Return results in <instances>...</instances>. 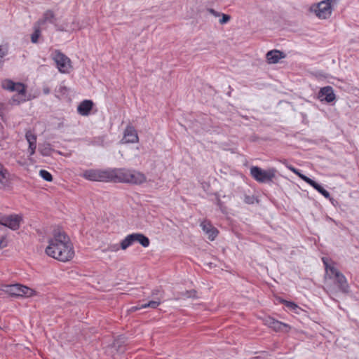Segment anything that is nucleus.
<instances>
[{
  "label": "nucleus",
  "instance_id": "f257e3e1",
  "mask_svg": "<svg viewBox=\"0 0 359 359\" xmlns=\"http://www.w3.org/2000/svg\"><path fill=\"white\" fill-rule=\"evenodd\" d=\"M45 252L48 256L62 262H69L74 257V250L70 238L65 231L59 229L53 230Z\"/></svg>",
  "mask_w": 359,
  "mask_h": 359
},
{
  "label": "nucleus",
  "instance_id": "f03ea898",
  "mask_svg": "<svg viewBox=\"0 0 359 359\" xmlns=\"http://www.w3.org/2000/svg\"><path fill=\"white\" fill-rule=\"evenodd\" d=\"M2 87L9 91H15L18 95L13 97V102L19 104L25 100L26 88L25 86L20 82L15 83L11 80H5L2 82Z\"/></svg>",
  "mask_w": 359,
  "mask_h": 359
},
{
  "label": "nucleus",
  "instance_id": "7ed1b4c3",
  "mask_svg": "<svg viewBox=\"0 0 359 359\" xmlns=\"http://www.w3.org/2000/svg\"><path fill=\"white\" fill-rule=\"evenodd\" d=\"M0 290L4 291L11 296L16 297H29L33 296L35 293L32 289L20 284L1 285Z\"/></svg>",
  "mask_w": 359,
  "mask_h": 359
},
{
  "label": "nucleus",
  "instance_id": "20e7f679",
  "mask_svg": "<svg viewBox=\"0 0 359 359\" xmlns=\"http://www.w3.org/2000/svg\"><path fill=\"white\" fill-rule=\"evenodd\" d=\"M276 169L272 168L267 170H262L259 167L252 166L250 168V175L258 182L268 183L273 181L276 177Z\"/></svg>",
  "mask_w": 359,
  "mask_h": 359
},
{
  "label": "nucleus",
  "instance_id": "39448f33",
  "mask_svg": "<svg viewBox=\"0 0 359 359\" xmlns=\"http://www.w3.org/2000/svg\"><path fill=\"white\" fill-rule=\"evenodd\" d=\"M135 242L139 243L144 248H147L150 244L149 239L144 234L140 233H134L128 235L121 242V248L123 250L132 245Z\"/></svg>",
  "mask_w": 359,
  "mask_h": 359
},
{
  "label": "nucleus",
  "instance_id": "423d86ee",
  "mask_svg": "<svg viewBox=\"0 0 359 359\" xmlns=\"http://www.w3.org/2000/svg\"><path fill=\"white\" fill-rule=\"evenodd\" d=\"M333 0H324L311 6L310 10L314 12L317 17L320 19L328 18L332 13L331 3Z\"/></svg>",
  "mask_w": 359,
  "mask_h": 359
},
{
  "label": "nucleus",
  "instance_id": "0eeeda50",
  "mask_svg": "<svg viewBox=\"0 0 359 359\" xmlns=\"http://www.w3.org/2000/svg\"><path fill=\"white\" fill-rule=\"evenodd\" d=\"M81 176L90 181L109 182V169L86 170Z\"/></svg>",
  "mask_w": 359,
  "mask_h": 359
},
{
  "label": "nucleus",
  "instance_id": "6e6552de",
  "mask_svg": "<svg viewBox=\"0 0 359 359\" xmlns=\"http://www.w3.org/2000/svg\"><path fill=\"white\" fill-rule=\"evenodd\" d=\"M130 170L126 168H109V182L128 184Z\"/></svg>",
  "mask_w": 359,
  "mask_h": 359
},
{
  "label": "nucleus",
  "instance_id": "1a4fd4ad",
  "mask_svg": "<svg viewBox=\"0 0 359 359\" xmlns=\"http://www.w3.org/2000/svg\"><path fill=\"white\" fill-rule=\"evenodd\" d=\"M53 60L55 62L59 71L61 73H69L72 68L71 60L59 50H55L53 55Z\"/></svg>",
  "mask_w": 359,
  "mask_h": 359
},
{
  "label": "nucleus",
  "instance_id": "9d476101",
  "mask_svg": "<svg viewBox=\"0 0 359 359\" xmlns=\"http://www.w3.org/2000/svg\"><path fill=\"white\" fill-rule=\"evenodd\" d=\"M22 217L18 215H11L0 217V224L10 228L12 230H17L20 228Z\"/></svg>",
  "mask_w": 359,
  "mask_h": 359
},
{
  "label": "nucleus",
  "instance_id": "9b49d317",
  "mask_svg": "<svg viewBox=\"0 0 359 359\" xmlns=\"http://www.w3.org/2000/svg\"><path fill=\"white\" fill-rule=\"evenodd\" d=\"M334 283L337 286V290L332 285H327V292L334 294L339 291L346 294L348 293L349 285L345 276L334 280Z\"/></svg>",
  "mask_w": 359,
  "mask_h": 359
},
{
  "label": "nucleus",
  "instance_id": "f8f14e48",
  "mask_svg": "<svg viewBox=\"0 0 359 359\" xmlns=\"http://www.w3.org/2000/svg\"><path fill=\"white\" fill-rule=\"evenodd\" d=\"M264 325L273 329L276 332H287L290 330V327L285 323L278 321L270 316L265 318L264 320Z\"/></svg>",
  "mask_w": 359,
  "mask_h": 359
},
{
  "label": "nucleus",
  "instance_id": "ddd939ff",
  "mask_svg": "<svg viewBox=\"0 0 359 359\" xmlns=\"http://www.w3.org/2000/svg\"><path fill=\"white\" fill-rule=\"evenodd\" d=\"M322 261L325 265V278H328L329 279L334 280L344 276V275L341 273L337 268L328 264L327 259L326 257H323Z\"/></svg>",
  "mask_w": 359,
  "mask_h": 359
},
{
  "label": "nucleus",
  "instance_id": "4468645a",
  "mask_svg": "<svg viewBox=\"0 0 359 359\" xmlns=\"http://www.w3.org/2000/svg\"><path fill=\"white\" fill-rule=\"evenodd\" d=\"M147 181L146 175L138 170L130 169L129 174L128 183L130 184L140 185Z\"/></svg>",
  "mask_w": 359,
  "mask_h": 359
},
{
  "label": "nucleus",
  "instance_id": "2eb2a0df",
  "mask_svg": "<svg viewBox=\"0 0 359 359\" xmlns=\"http://www.w3.org/2000/svg\"><path fill=\"white\" fill-rule=\"evenodd\" d=\"M318 97L320 101H325L326 102H332L336 99L333 88L330 86L321 88L319 90Z\"/></svg>",
  "mask_w": 359,
  "mask_h": 359
},
{
  "label": "nucleus",
  "instance_id": "dca6fc26",
  "mask_svg": "<svg viewBox=\"0 0 359 359\" xmlns=\"http://www.w3.org/2000/svg\"><path fill=\"white\" fill-rule=\"evenodd\" d=\"M138 135L136 130L131 126H128L124 131L123 141L126 143H135L138 142Z\"/></svg>",
  "mask_w": 359,
  "mask_h": 359
},
{
  "label": "nucleus",
  "instance_id": "f3484780",
  "mask_svg": "<svg viewBox=\"0 0 359 359\" xmlns=\"http://www.w3.org/2000/svg\"><path fill=\"white\" fill-rule=\"evenodd\" d=\"M201 226L203 231L208 235L210 241H214L218 234L217 229L214 227L210 222L204 220L201 223Z\"/></svg>",
  "mask_w": 359,
  "mask_h": 359
},
{
  "label": "nucleus",
  "instance_id": "a211bd4d",
  "mask_svg": "<svg viewBox=\"0 0 359 359\" xmlns=\"http://www.w3.org/2000/svg\"><path fill=\"white\" fill-rule=\"evenodd\" d=\"M11 183L10 174L6 168L0 163V189H6Z\"/></svg>",
  "mask_w": 359,
  "mask_h": 359
},
{
  "label": "nucleus",
  "instance_id": "6ab92c4d",
  "mask_svg": "<svg viewBox=\"0 0 359 359\" xmlns=\"http://www.w3.org/2000/svg\"><path fill=\"white\" fill-rule=\"evenodd\" d=\"M285 57V55L284 53L278 50H270L266 55L267 62L269 64L278 63L280 59L284 58Z\"/></svg>",
  "mask_w": 359,
  "mask_h": 359
},
{
  "label": "nucleus",
  "instance_id": "aec40b11",
  "mask_svg": "<svg viewBox=\"0 0 359 359\" xmlns=\"http://www.w3.org/2000/svg\"><path fill=\"white\" fill-rule=\"evenodd\" d=\"M93 107V102L90 100L82 101L77 107L78 113L81 116H88Z\"/></svg>",
  "mask_w": 359,
  "mask_h": 359
},
{
  "label": "nucleus",
  "instance_id": "412c9836",
  "mask_svg": "<svg viewBox=\"0 0 359 359\" xmlns=\"http://www.w3.org/2000/svg\"><path fill=\"white\" fill-rule=\"evenodd\" d=\"M25 138L29 143V154L33 155L36 148V135L31 130H27L25 133Z\"/></svg>",
  "mask_w": 359,
  "mask_h": 359
},
{
  "label": "nucleus",
  "instance_id": "4be33fe9",
  "mask_svg": "<svg viewBox=\"0 0 359 359\" xmlns=\"http://www.w3.org/2000/svg\"><path fill=\"white\" fill-rule=\"evenodd\" d=\"M56 20L54 12L52 10H47L44 12L43 17L37 22L39 25H43L47 22L54 23Z\"/></svg>",
  "mask_w": 359,
  "mask_h": 359
},
{
  "label": "nucleus",
  "instance_id": "5701e85b",
  "mask_svg": "<svg viewBox=\"0 0 359 359\" xmlns=\"http://www.w3.org/2000/svg\"><path fill=\"white\" fill-rule=\"evenodd\" d=\"M113 347L116 350V351L119 353H123L126 351L125 341L123 338L120 337L114 340L113 343Z\"/></svg>",
  "mask_w": 359,
  "mask_h": 359
},
{
  "label": "nucleus",
  "instance_id": "b1692460",
  "mask_svg": "<svg viewBox=\"0 0 359 359\" xmlns=\"http://www.w3.org/2000/svg\"><path fill=\"white\" fill-rule=\"evenodd\" d=\"M311 187L320 193L325 198L331 199L330 193L316 182L314 181Z\"/></svg>",
  "mask_w": 359,
  "mask_h": 359
},
{
  "label": "nucleus",
  "instance_id": "393cba45",
  "mask_svg": "<svg viewBox=\"0 0 359 359\" xmlns=\"http://www.w3.org/2000/svg\"><path fill=\"white\" fill-rule=\"evenodd\" d=\"M196 291L195 290H187L185 292H182L180 294V298L187 299V298H193L195 299L197 297Z\"/></svg>",
  "mask_w": 359,
  "mask_h": 359
},
{
  "label": "nucleus",
  "instance_id": "a878e982",
  "mask_svg": "<svg viewBox=\"0 0 359 359\" xmlns=\"http://www.w3.org/2000/svg\"><path fill=\"white\" fill-rule=\"evenodd\" d=\"M40 25L34 26V32L31 36V41L32 43H36L38 41V39L41 34V30L39 29Z\"/></svg>",
  "mask_w": 359,
  "mask_h": 359
},
{
  "label": "nucleus",
  "instance_id": "bb28decb",
  "mask_svg": "<svg viewBox=\"0 0 359 359\" xmlns=\"http://www.w3.org/2000/svg\"><path fill=\"white\" fill-rule=\"evenodd\" d=\"M39 175L46 181L47 182H52L53 181V176L52 175L46 170H41L39 171Z\"/></svg>",
  "mask_w": 359,
  "mask_h": 359
},
{
  "label": "nucleus",
  "instance_id": "cd10ccee",
  "mask_svg": "<svg viewBox=\"0 0 359 359\" xmlns=\"http://www.w3.org/2000/svg\"><path fill=\"white\" fill-rule=\"evenodd\" d=\"M121 248V245H118V244H114V245H109L107 246V248L102 250L103 252H115L119 250Z\"/></svg>",
  "mask_w": 359,
  "mask_h": 359
},
{
  "label": "nucleus",
  "instance_id": "c85d7f7f",
  "mask_svg": "<svg viewBox=\"0 0 359 359\" xmlns=\"http://www.w3.org/2000/svg\"><path fill=\"white\" fill-rule=\"evenodd\" d=\"M159 304H160V301L159 300H158V301H156V300L150 301V302H149L147 304H142L141 306L140 307V309H141V308H148V307H151V308L155 309Z\"/></svg>",
  "mask_w": 359,
  "mask_h": 359
},
{
  "label": "nucleus",
  "instance_id": "c756f323",
  "mask_svg": "<svg viewBox=\"0 0 359 359\" xmlns=\"http://www.w3.org/2000/svg\"><path fill=\"white\" fill-rule=\"evenodd\" d=\"M104 142V138L103 136H99L94 137L90 143L93 145H103Z\"/></svg>",
  "mask_w": 359,
  "mask_h": 359
},
{
  "label": "nucleus",
  "instance_id": "7c9ffc66",
  "mask_svg": "<svg viewBox=\"0 0 359 359\" xmlns=\"http://www.w3.org/2000/svg\"><path fill=\"white\" fill-rule=\"evenodd\" d=\"M217 205L223 213H226V207L219 197H217Z\"/></svg>",
  "mask_w": 359,
  "mask_h": 359
},
{
  "label": "nucleus",
  "instance_id": "2f4dec72",
  "mask_svg": "<svg viewBox=\"0 0 359 359\" xmlns=\"http://www.w3.org/2000/svg\"><path fill=\"white\" fill-rule=\"evenodd\" d=\"M222 18L219 20V23L223 25L227 23L231 20V16L227 14L221 13Z\"/></svg>",
  "mask_w": 359,
  "mask_h": 359
},
{
  "label": "nucleus",
  "instance_id": "473e14b6",
  "mask_svg": "<svg viewBox=\"0 0 359 359\" xmlns=\"http://www.w3.org/2000/svg\"><path fill=\"white\" fill-rule=\"evenodd\" d=\"M302 180H303L305 182H306L307 184H309V185H312L313 183L314 182V180H313L312 179L306 177V175H302L299 172V175H297Z\"/></svg>",
  "mask_w": 359,
  "mask_h": 359
},
{
  "label": "nucleus",
  "instance_id": "72a5a7b5",
  "mask_svg": "<svg viewBox=\"0 0 359 359\" xmlns=\"http://www.w3.org/2000/svg\"><path fill=\"white\" fill-rule=\"evenodd\" d=\"M6 245H7V242H6V237L4 236H2L0 238V249L1 248L6 247Z\"/></svg>",
  "mask_w": 359,
  "mask_h": 359
},
{
  "label": "nucleus",
  "instance_id": "f704fd0d",
  "mask_svg": "<svg viewBox=\"0 0 359 359\" xmlns=\"http://www.w3.org/2000/svg\"><path fill=\"white\" fill-rule=\"evenodd\" d=\"M7 53V49L3 46H0V59L4 57Z\"/></svg>",
  "mask_w": 359,
  "mask_h": 359
},
{
  "label": "nucleus",
  "instance_id": "c9c22d12",
  "mask_svg": "<svg viewBox=\"0 0 359 359\" xmlns=\"http://www.w3.org/2000/svg\"><path fill=\"white\" fill-rule=\"evenodd\" d=\"M208 12L212 14V15L215 16V17H219L221 15V13L216 11L215 10H214L213 8H209L208 10Z\"/></svg>",
  "mask_w": 359,
  "mask_h": 359
},
{
  "label": "nucleus",
  "instance_id": "e433bc0d",
  "mask_svg": "<svg viewBox=\"0 0 359 359\" xmlns=\"http://www.w3.org/2000/svg\"><path fill=\"white\" fill-rule=\"evenodd\" d=\"M245 202L248 204H251V203H253L254 202V198L251 196H246L245 197Z\"/></svg>",
  "mask_w": 359,
  "mask_h": 359
},
{
  "label": "nucleus",
  "instance_id": "4c0bfd02",
  "mask_svg": "<svg viewBox=\"0 0 359 359\" xmlns=\"http://www.w3.org/2000/svg\"><path fill=\"white\" fill-rule=\"evenodd\" d=\"M285 303L288 307H290L292 309H294L295 307H297V305L293 302L286 301Z\"/></svg>",
  "mask_w": 359,
  "mask_h": 359
},
{
  "label": "nucleus",
  "instance_id": "58836bf2",
  "mask_svg": "<svg viewBox=\"0 0 359 359\" xmlns=\"http://www.w3.org/2000/svg\"><path fill=\"white\" fill-rule=\"evenodd\" d=\"M287 168H289L290 170H291L294 174L299 175V170L297 169L294 168V167H292L291 165L290 166H287Z\"/></svg>",
  "mask_w": 359,
  "mask_h": 359
},
{
  "label": "nucleus",
  "instance_id": "ea45409f",
  "mask_svg": "<svg viewBox=\"0 0 359 359\" xmlns=\"http://www.w3.org/2000/svg\"><path fill=\"white\" fill-rule=\"evenodd\" d=\"M158 292H159V290H154V291L152 292V294H157Z\"/></svg>",
  "mask_w": 359,
  "mask_h": 359
},
{
  "label": "nucleus",
  "instance_id": "a19ab883",
  "mask_svg": "<svg viewBox=\"0 0 359 359\" xmlns=\"http://www.w3.org/2000/svg\"><path fill=\"white\" fill-rule=\"evenodd\" d=\"M44 92H45V93H46V94H47V93H49V90H48V89H47V90H44Z\"/></svg>",
  "mask_w": 359,
  "mask_h": 359
}]
</instances>
